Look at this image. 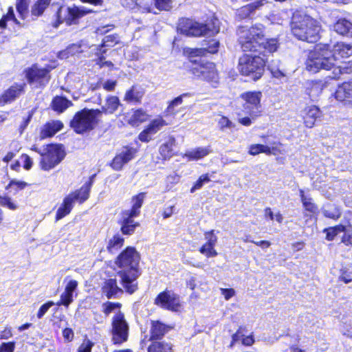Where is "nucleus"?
<instances>
[{
	"label": "nucleus",
	"mask_w": 352,
	"mask_h": 352,
	"mask_svg": "<svg viewBox=\"0 0 352 352\" xmlns=\"http://www.w3.org/2000/svg\"><path fill=\"white\" fill-rule=\"evenodd\" d=\"M320 29L319 23L312 17L298 12L293 14L291 31L298 39L314 43L319 38Z\"/></svg>",
	"instance_id": "f257e3e1"
},
{
	"label": "nucleus",
	"mask_w": 352,
	"mask_h": 352,
	"mask_svg": "<svg viewBox=\"0 0 352 352\" xmlns=\"http://www.w3.org/2000/svg\"><path fill=\"white\" fill-rule=\"evenodd\" d=\"M305 65L306 69L313 73L321 69L333 71L338 65V57L329 45H318L309 53Z\"/></svg>",
	"instance_id": "f03ea898"
},
{
	"label": "nucleus",
	"mask_w": 352,
	"mask_h": 352,
	"mask_svg": "<svg viewBox=\"0 0 352 352\" xmlns=\"http://www.w3.org/2000/svg\"><path fill=\"white\" fill-rule=\"evenodd\" d=\"M146 193L142 192L131 197V207L128 210H123L120 212V217L118 223L120 226V232L123 235L130 236L134 234L140 223L135 221V218L139 217L141 213V208Z\"/></svg>",
	"instance_id": "7ed1b4c3"
},
{
	"label": "nucleus",
	"mask_w": 352,
	"mask_h": 352,
	"mask_svg": "<svg viewBox=\"0 0 352 352\" xmlns=\"http://www.w3.org/2000/svg\"><path fill=\"white\" fill-rule=\"evenodd\" d=\"M99 111L83 108L76 111L69 121V127L78 135H87L98 125Z\"/></svg>",
	"instance_id": "20e7f679"
},
{
	"label": "nucleus",
	"mask_w": 352,
	"mask_h": 352,
	"mask_svg": "<svg viewBox=\"0 0 352 352\" xmlns=\"http://www.w3.org/2000/svg\"><path fill=\"white\" fill-rule=\"evenodd\" d=\"M178 30L187 36H212L219 32V26L217 19L204 24L189 19H182L178 24Z\"/></svg>",
	"instance_id": "39448f33"
},
{
	"label": "nucleus",
	"mask_w": 352,
	"mask_h": 352,
	"mask_svg": "<svg viewBox=\"0 0 352 352\" xmlns=\"http://www.w3.org/2000/svg\"><path fill=\"white\" fill-rule=\"evenodd\" d=\"M237 34L239 43L245 52H255L264 36L263 29L258 25L239 27Z\"/></svg>",
	"instance_id": "423d86ee"
},
{
	"label": "nucleus",
	"mask_w": 352,
	"mask_h": 352,
	"mask_svg": "<svg viewBox=\"0 0 352 352\" xmlns=\"http://www.w3.org/2000/svg\"><path fill=\"white\" fill-rule=\"evenodd\" d=\"M266 61L259 56L244 54L239 60L238 69L242 75L256 80L262 76Z\"/></svg>",
	"instance_id": "0eeeda50"
},
{
	"label": "nucleus",
	"mask_w": 352,
	"mask_h": 352,
	"mask_svg": "<svg viewBox=\"0 0 352 352\" xmlns=\"http://www.w3.org/2000/svg\"><path fill=\"white\" fill-rule=\"evenodd\" d=\"M54 67L47 65L41 67L37 63L26 67L23 73L30 85H34L36 88L43 89L45 87L51 80V72Z\"/></svg>",
	"instance_id": "6e6552de"
},
{
	"label": "nucleus",
	"mask_w": 352,
	"mask_h": 352,
	"mask_svg": "<svg viewBox=\"0 0 352 352\" xmlns=\"http://www.w3.org/2000/svg\"><path fill=\"white\" fill-rule=\"evenodd\" d=\"M129 324L123 312L118 311L111 319L110 329L111 342L113 345L120 346L129 338Z\"/></svg>",
	"instance_id": "1a4fd4ad"
},
{
	"label": "nucleus",
	"mask_w": 352,
	"mask_h": 352,
	"mask_svg": "<svg viewBox=\"0 0 352 352\" xmlns=\"http://www.w3.org/2000/svg\"><path fill=\"white\" fill-rule=\"evenodd\" d=\"M65 151L60 144H48L45 146L39 162L40 168L43 170L48 171L58 164L65 157Z\"/></svg>",
	"instance_id": "9d476101"
},
{
	"label": "nucleus",
	"mask_w": 352,
	"mask_h": 352,
	"mask_svg": "<svg viewBox=\"0 0 352 352\" xmlns=\"http://www.w3.org/2000/svg\"><path fill=\"white\" fill-rule=\"evenodd\" d=\"M140 254L132 246L126 247L117 256L116 265L122 270L139 269Z\"/></svg>",
	"instance_id": "9b49d317"
},
{
	"label": "nucleus",
	"mask_w": 352,
	"mask_h": 352,
	"mask_svg": "<svg viewBox=\"0 0 352 352\" xmlns=\"http://www.w3.org/2000/svg\"><path fill=\"white\" fill-rule=\"evenodd\" d=\"M261 92H247L241 95V98L245 100L243 104V112L249 115L252 119H255L260 116L261 108Z\"/></svg>",
	"instance_id": "f8f14e48"
},
{
	"label": "nucleus",
	"mask_w": 352,
	"mask_h": 352,
	"mask_svg": "<svg viewBox=\"0 0 352 352\" xmlns=\"http://www.w3.org/2000/svg\"><path fill=\"white\" fill-rule=\"evenodd\" d=\"M155 304L160 305L162 308L171 311L177 312L182 309V304L179 296L170 290L161 292L155 298Z\"/></svg>",
	"instance_id": "ddd939ff"
},
{
	"label": "nucleus",
	"mask_w": 352,
	"mask_h": 352,
	"mask_svg": "<svg viewBox=\"0 0 352 352\" xmlns=\"http://www.w3.org/2000/svg\"><path fill=\"white\" fill-rule=\"evenodd\" d=\"M27 85L25 82H14L0 94V107L11 104L25 94Z\"/></svg>",
	"instance_id": "4468645a"
},
{
	"label": "nucleus",
	"mask_w": 352,
	"mask_h": 352,
	"mask_svg": "<svg viewBox=\"0 0 352 352\" xmlns=\"http://www.w3.org/2000/svg\"><path fill=\"white\" fill-rule=\"evenodd\" d=\"M192 74L214 85L218 82L219 76L215 65L213 63H206L196 65L192 68Z\"/></svg>",
	"instance_id": "2eb2a0df"
},
{
	"label": "nucleus",
	"mask_w": 352,
	"mask_h": 352,
	"mask_svg": "<svg viewBox=\"0 0 352 352\" xmlns=\"http://www.w3.org/2000/svg\"><path fill=\"white\" fill-rule=\"evenodd\" d=\"M118 275L120 277V283L126 293L132 294L138 290L137 278L140 275L139 269L122 270L118 272Z\"/></svg>",
	"instance_id": "dca6fc26"
},
{
	"label": "nucleus",
	"mask_w": 352,
	"mask_h": 352,
	"mask_svg": "<svg viewBox=\"0 0 352 352\" xmlns=\"http://www.w3.org/2000/svg\"><path fill=\"white\" fill-rule=\"evenodd\" d=\"M138 151L136 148L129 145L123 146L122 151L117 153L110 162L109 166L114 170H120L125 164L135 157Z\"/></svg>",
	"instance_id": "f3484780"
},
{
	"label": "nucleus",
	"mask_w": 352,
	"mask_h": 352,
	"mask_svg": "<svg viewBox=\"0 0 352 352\" xmlns=\"http://www.w3.org/2000/svg\"><path fill=\"white\" fill-rule=\"evenodd\" d=\"M96 175V174L91 175L80 188L72 191L67 195L68 198H70L73 204L76 201L79 204H82L89 199Z\"/></svg>",
	"instance_id": "a211bd4d"
},
{
	"label": "nucleus",
	"mask_w": 352,
	"mask_h": 352,
	"mask_svg": "<svg viewBox=\"0 0 352 352\" xmlns=\"http://www.w3.org/2000/svg\"><path fill=\"white\" fill-rule=\"evenodd\" d=\"M93 10L84 7L79 8L74 6L72 7H67L65 9V23L67 25H76L78 23L79 19L92 13Z\"/></svg>",
	"instance_id": "6ab92c4d"
},
{
	"label": "nucleus",
	"mask_w": 352,
	"mask_h": 352,
	"mask_svg": "<svg viewBox=\"0 0 352 352\" xmlns=\"http://www.w3.org/2000/svg\"><path fill=\"white\" fill-rule=\"evenodd\" d=\"M101 292L108 299L118 298L123 294V289L118 286L116 278H111L103 282Z\"/></svg>",
	"instance_id": "aec40b11"
},
{
	"label": "nucleus",
	"mask_w": 352,
	"mask_h": 352,
	"mask_svg": "<svg viewBox=\"0 0 352 352\" xmlns=\"http://www.w3.org/2000/svg\"><path fill=\"white\" fill-rule=\"evenodd\" d=\"M219 47V42L215 39H212L209 41L208 46L207 47L201 48H188L184 52L188 54L189 57L193 58L197 56H203L206 54L210 53L214 54L218 52Z\"/></svg>",
	"instance_id": "412c9836"
},
{
	"label": "nucleus",
	"mask_w": 352,
	"mask_h": 352,
	"mask_svg": "<svg viewBox=\"0 0 352 352\" xmlns=\"http://www.w3.org/2000/svg\"><path fill=\"white\" fill-rule=\"evenodd\" d=\"M335 98L345 104H352V80L344 82L340 86L335 92Z\"/></svg>",
	"instance_id": "4be33fe9"
},
{
	"label": "nucleus",
	"mask_w": 352,
	"mask_h": 352,
	"mask_svg": "<svg viewBox=\"0 0 352 352\" xmlns=\"http://www.w3.org/2000/svg\"><path fill=\"white\" fill-rule=\"evenodd\" d=\"M265 3V0H259L243 6L236 10V16L239 19L250 18L256 10H259Z\"/></svg>",
	"instance_id": "5701e85b"
},
{
	"label": "nucleus",
	"mask_w": 352,
	"mask_h": 352,
	"mask_svg": "<svg viewBox=\"0 0 352 352\" xmlns=\"http://www.w3.org/2000/svg\"><path fill=\"white\" fill-rule=\"evenodd\" d=\"M303 120L305 126L308 128H312L318 118L322 116V112L320 109L315 105L306 107L302 112Z\"/></svg>",
	"instance_id": "b1692460"
},
{
	"label": "nucleus",
	"mask_w": 352,
	"mask_h": 352,
	"mask_svg": "<svg viewBox=\"0 0 352 352\" xmlns=\"http://www.w3.org/2000/svg\"><path fill=\"white\" fill-rule=\"evenodd\" d=\"M205 239L207 242L200 248V252L207 257H214L217 255L214 247L217 243V238L214 234V230L205 233Z\"/></svg>",
	"instance_id": "393cba45"
},
{
	"label": "nucleus",
	"mask_w": 352,
	"mask_h": 352,
	"mask_svg": "<svg viewBox=\"0 0 352 352\" xmlns=\"http://www.w3.org/2000/svg\"><path fill=\"white\" fill-rule=\"evenodd\" d=\"M120 105L119 98L116 96H108L105 99V104L101 109H94L99 111L98 117L100 118L102 113L105 115H111L114 113Z\"/></svg>",
	"instance_id": "a878e982"
},
{
	"label": "nucleus",
	"mask_w": 352,
	"mask_h": 352,
	"mask_svg": "<svg viewBox=\"0 0 352 352\" xmlns=\"http://www.w3.org/2000/svg\"><path fill=\"white\" fill-rule=\"evenodd\" d=\"M63 126V123L60 120L46 122L41 129L40 136L42 139L52 138L60 131Z\"/></svg>",
	"instance_id": "bb28decb"
},
{
	"label": "nucleus",
	"mask_w": 352,
	"mask_h": 352,
	"mask_svg": "<svg viewBox=\"0 0 352 352\" xmlns=\"http://www.w3.org/2000/svg\"><path fill=\"white\" fill-rule=\"evenodd\" d=\"M52 0H36L31 6L30 13L33 19H36L43 15L45 11L51 6Z\"/></svg>",
	"instance_id": "cd10ccee"
},
{
	"label": "nucleus",
	"mask_w": 352,
	"mask_h": 352,
	"mask_svg": "<svg viewBox=\"0 0 352 352\" xmlns=\"http://www.w3.org/2000/svg\"><path fill=\"white\" fill-rule=\"evenodd\" d=\"M72 105V102L63 96H54L50 104L52 110L58 113H63L67 108Z\"/></svg>",
	"instance_id": "c85d7f7f"
},
{
	"label": "nucleus",
	"mask_w": 352,
	"mask_h": 352,
	"mask_svg": "<svg viewBox=\"0 0 352 352\" xmlns=\"http://www.w3.org/2000/svg\"><path fill=\"white\" fill-rule=\"evenodd\" d=\"M279 44L276 38H270V39H265L261 41L259 43V47L258 49L255 50V52H258L260 54L265 56L267 54H271L277 50L278 48Z\"/></svg>",
	"instance_id": "c756f323"
},
{
	"label": "nucleus",
	"mask_w": 352,
	"mask_h": 352,
	"mask_svg": "<svg viewBox=\"0 0 352 352\" xmlns=\"http://www.w3.org/2000/svg\"><path fill=\"white\" fill-rule=\"evenodd\" d=\"M8 22H12L19 27H21L22 25L20 21L16 18L14 8L12 6L8 8L6 13L3 14L0 19V29H7Z\"/></svg>",
	"instance_id": "7c9ffc66"
},
{
	"label": "nucleus",
	"mask_w": 352,
	"mask_h": 352,
	"mask_svg": "<svg viewBox=\"0 0 352 352\" xmlns=\"http://www.w3.org/2000/svg\"><path fill=\"white\" fill-rule=\"evenodd\" d=\"M144 93L137 90L135 85L131 86L128 90H126L124 100L128 103L133 104H140L143 98Z\"/></svg>",
	"instance_id": "2f4dec72"
},
{
	"label": "nucleus",
	"mask_w": 352,
	"mask_h": 352,
	"mask_svg": "<svg viewBox=\"0 0 352 352\" xmlns=\"http://www.w3.org/2000/svg\"><path fill=\"white\" fill-rule=\"evenodd\" d=\"M73 208L74 204L72 202L70 198L65 196L62 204L56 210L55 221H58L68 215L72 210Z\"/></svg>",
	"instance_id": "473e14b6"
},
{
	"label": "nucleus",
	"mask_w": 352,
	"mask_h": 352,
	"mask_svg": "<svg viewBox=\"0 0 352 352\" xmlns=\"http://www.w3.org/2000/svg\"><path fill=\"white\" fill-rule=\"evenodd\" d=\"M124 244V238L119 233H116L108 241L107 250L110 254H115L121 249Z\"/></svg>",
	"instance_id": "72a5a7b5"
},
{
	"label": "nucleus",
	"mask_w": 352,
	"mask_h": 352,
	"mask_svg": "<svg viewBox=\"0 0 352 352\" xmlns=\"http://www.w3.org/2000/svg\"><path fill=\"white\" fill-rule=\"evenodd\" d=\"M331 50L338 57V60L341 58H347L352 55V45L338 43Z\"/></svg>",
	"instance_id": "f704fd0d"
},
{
	"label": "nucleus",
	"mask_w": 352,
	"mask_h": 352,
	"mask_svg": "<svg viewBox=\"0 0 352 352\" xmlns=\"http://www.w3.org/2000/svg\"><path fill=\"white\" fill-rule=\"evenodd\" d=\"M334 30L340 35L352 36V23L346 19H340L333 25Z\"/></svg>",
	"instance_id": "c9c22d12"
},
{
	"label": "nucleus",
	"mask_w": 352,
	"mask_h": 352,
	"mask_svg": "<svg viewBox=\"0 0 352 352\" xmlns=\"http://www.w3.org/2000/svg\"><path fill=\"white\" fill-rule=\"evenodd\" d=\"M149 118V115L142 109H137L134 110L130 119L129 124L133 126H138L140 124L146 122Z\"/></svg>",
	"instance_id": "e433bc0d"
},
{
	"label": "nucleus",
	"mask_w": 352,
	"mask_h": 352,
	"mask_svg": "<svg viewBox=\"0 0 352 352\" xmlns=\"http://www.w3.org/2000/svg\"><path fill=\"white\" fill-rule=\"evenodd\" d=\"M211 153L210 147H197L186 152L184 156L188 157L189 160H199L207 156Z\"/></svg>",
	"instance_id": "4c0bfd02"
},
{
	"label": "nucleus",
	"mask_w": 352,
	"mask_h": 352,
	"mask_svg": "<svg viewBox=\"0 0 352 352\" xmlns=\"http://www.w3.org/2000/svg\"><path fill=\"white\" fill-rule=\"evenodd\" d=\"M55 5L57 6V8L53 16L52 26L53 28H57L61 24L65 22L66 6L58 3H56Z\"/></svg>",
	"instance_id": "58836bf2"
},
{
	"label": "nucleus",
	"mask_w": 352,
	"mask_h": 352,
	"mask_svg": "<svg viewBox=\"0 0 352 352\" xmlns=\"http://www.w3.org/2000/svg\"><path fill=\"white\" fill-rule=\"evenodd\" d=\"M151 324L150 335H145L140 342L141 349H145L148 352H154V321H152Z\"/></svg>",
	"instance_id": "ea45409f"
},
{
	"label": "nucleus",
	"mask_w": 352,
	"mask_h": 352,
	"mask_svg": "<svg viewBox=\"0 0 352 352\" xmlns=\"http://www.w3.org/2000/svg\"><path fill=\"white\" fill-rule=\"evenodd\" d=\"M300 197L302 206L306 211L311 214H316L318 212V206L314 203L312 198L305 195L302 190H300Z\"/></svg>",
	"instance_id": "a19ab883"
},
{
	"label": "nucleus",
	"mask_w": 352,
	"mask_h": 352,
	"mask_svg": "<svg viewBox=\"0 0 352 352\" xmlns=\"http://www.w3.org/2000/svg\"><path fill=\"white\" fill-rule=\"evenodd\" d=\"M101 43L106 48H111L116 45H122L120 36L117 33H113L105 36L102 38Z\"/></svg>",
	"instance_id": "79ce46f5"
},
{
	"label": "nucleus",
	"mask_w": 352,
	"mask_h": 352,
	"mask_svg": "<svg viewBox=\"0 0 352 352\" xmlns=\"http://www.w3.org/2000/svg\"><path fill=\"white\" fill-rule=\"evenodd\" d=\"M352 73V61L344 63L342 65H336L332 71V78H339L341 74Z\"/></svg>",
	"instance_id": "37998d69"
},
{
	"label": "nucleus",
	"mask_w": 352,
	"mask_h": 352,
	"mask_svg": "<svg viewBox=\"0 0 352 352\" xmlns=\"http://www.w3.org/2000/svg\"><path fill=\"white\" fill-rule=\"evenodd\" d=\"M30 1V0H16V10L19 19L21 20H25L28 16Z\"/></svg>",
	"instance_id": "c03bdc74"
},
{
	"label": "nucleus",
	"mask_w": 352,
	"mask_h": 352,
	"mask_svg": "<svg viewBox=\"0 0 352 352\" xmlns=\"http://www.w3.org/2000/svg\"><path fill=\"white\" fill-rule=\"evenodd\" d=\"M175 140L173 137L169 136L168 139L160 148V154L164 159L170 157L172 155V146L175 144Z\"/></svg>",
	"instance_id": "a18cd8bd"
},
{
	"label": "nucleus",
	"mask_w": 352,
	"mask_h": 352,
	"mask_svg": "<svg viewBox=\"0 0 352 352\" xmlns=\"http://www.w3.org/2000/svg\"><path fill=\"white\" fill-rule=\"evenodd\" d=\"M28 186H30V184L24 181L11 179L6 186V190H8L9 188H12L10 192H12L14 195H16L19 190L24 189Z\"/></svg>",
	"instance_id": "49530a36"
},
{
	"label": "nucleus",
	"mask_w": 352,
	"mask_h": 352,
	"mask_svg": "<svg viewBox=\"0 0 352 352\" xmlns=\"http://www.w3.org/2000/svg\"><path fill=\"white\" fill-rule=\"evenodd\" d=\"M154 131V120L150 122L146 129H144L138 135V139L142 142H148L151 140V135Z\"/></svg>",
	"instance_id": "de8ad7c7"
},
{
	"label": "nucleus",
	"mask_w": 352,
	"mask_h": 352,
	"mask_svg": "<svg viewBox=\"0 0 352 352\" xmlns=\"http://www.w3.org/2000/svg\"><path fill=\"white\" fill-rule=\"evenodd\" d=\"M173 116L168 113L167 111L166 115L164 116V118L162 116H158L157 118H155V131L157 130L160 129L162 126L165 125L171 124L173 122Z\"/></svg>",
	"instance_id": "09e8293b"
},
{
	"label": "nucleus",
	"mask_w": 352,
	"mask_h": 352,
	"mask_svg": "<svg viewBox=\"0 0 352 352\" xmlns=\"http://www.w3.org/2000/svg\"><path fill=\"white\" fill-rule=\"evenodd\" d=\"M218 126L221 131H232L235 124L226 116H221L218 120Z\"/></svg>",
	"instance_id": "8fccbe9b"
},
{
	"label": "nucleus",
	"mask_w": 352,
	"mask_h": 352,
	"mask_svg": "<svg viewBox=\"0 0 352 352\" xmlns=\"http://www.w3.org/2000/svg\"><path fill=\"white\" fill-rule=\"evenodd\" d=\"M107 52V49L104 45H102V43L97 45L94 51V61L96 64H98L99 63V62L102 61L105 59V55Z\"/></svg>",
	"instance_id": "3c124183"
},
{
	"label": "nucleus",
	"mask_w": 352,
	"mask_h": 352,
	"mask_svg": "<svg viewBox=\"0 0 352 352\" xmlns=\"http://www.w3.org/2000/svg\"><path fill=\"white\" fill-rule=\"evenodd\" d=\"M261 153L269 154L271 153L270 148L263 144H252L250 146L249 150L250 155H256Z\"/></svg>",
	"instance_id": "603ef678"
},
{
	"label": "nucleus",
	"mask_w": 352,
	"mask_h": 352,
	"mask_svg": "<svg viewBox=\"0 0 352 352\" xmlns=\"http://www.w3.org/2000/svg\"><path fill=\"white\" fill-rule=\"evenodd\" d=\"M122 304L119 302L107 301L102 304V312L109 316L113 310L120 309Z\"/></svg>",
	"instance_id": "864d4df0"
},
{
	"label": "nucleus",
	"mask_w": 352,
	"mask_h": 352,
	"mask_svg": "<svg viewBox=\"0 0 352 352\" xmlns=\"http://www.w3.org/2000/svg\"><path fill=\"white\" fill-rule=\"evenodd\" d=\"M323 214L326 217L337 219L341 216V212L337 207L329 206L323 210Z\"/></svg>",
	"instance_id": "5fc2aeb1"
},
{
	"label": "nucleus",
	"mask_w": 352,
	"mask_h": 352,
	"mask_svg": "<svg viewBox=\"0 0 352 352\" xmlns=\"http://www.w3.org/2000/svg\"><path fill=\"white\" fill-rule=\"evenodd\" d=\"M73 302V295L68 292L64 291L60 297V300L56 302L57 306L63 305L66 308Z\"/></svg>",
	"instance_id": "6e6d98bb"
},
{
	"label": "nucleus",
	"mask_w": 352,
	"mask_h": 352,
	"mask_svg": "<svg viewBox=\"0 0 352 352\" xmlns=\"http://www.w3.org/2000/svg\"><path fill=\"white\" fill-rule=\"evenodd\" d=\"M325 231L327 232V239L329 241H332L338 233L344 231V226L340 225L335 227H331L325 229Z\"/></svg>",
	"instance_id": "4d7b16f0"
},
{
	"label": "nucleus",
	"mask_w": 352,
	"mask_h": 352,
	"mask_svg": "<svg viewBox=\"0 0 352 352\" xmlns=\"http://www.w3.org/2000/svg\"><path fill=\"white\" fill-rule=\"evenodd\" d=\"M171 328L170 326L166 325L159 321H155V340L164 336Z\"/></svg>",
	"instance_id": "13d9d810"
},
{
	"label": "nucleus",
	"mask_w": 352,
	"mask_h": 352,
	"mask_svg": "<svg viewBox=\"0 0 352 352\" xmlns=\"http://www.w3.org/2000/svg\"><path fill=\"white\" fill-rule=\"evenodd\" d=\"M210 181V179L208 173L201 175L194 186L191 188L190 192H194L196 190L200 189L204 184L208 183Z\"/></svg>",
	"instance_id": "bf43d9fd"
},
{
	"label": "nucleus",
	"mask_w": 352,
	"mask_h": 352,
	"mask_svg": "<svg viewBox=\"0 0 352 352\" xmlns=\"http://www.w3.org/2000/svg\"><path fill=\"white\" fill-rule=\"evenodd\" d=\"M0 206L11 210H15L18 208L17 205L12 201L11 198L6 195H0Z\"/></svg>",
	"instance_id": "052dcab7"
},
{
	"label": "nucleus",
	"mask_w": 352,
	"mask_h": 352,
	"mask_svg": "<svg viewBox=\"0 0 352 352\" xmlns=\"http://www.w3.org/2000/svg\"><path fill=\"white\" fill-rule=\"evenodd\" d=\"M339 280L347 284L352 281V271L347 267H342L340 270Z\"/></svg>",
	"instance_id": "680f3d73"
},
{
	"label": "nucleus",
	"mask_w": 352,
	"mask_h": 352,
	"mask_svg": "<svg viewBox=\"0 0 352 352\" xmlns=\"http://www.w3.org/2000/svg\"><path fill=\"white\" fill-rule=\"evenodd\" d=\"M54 305V302L52 300H49V301L46 302L45 303H44L43 305H42L37 311V314H36L37 318H38V319L42 318L44 316V315L48 311L49 309L51 307H52Z\"/></svg>",
	"instance_id": "e2e57ef3"
},
{
	"label": "nucleus",
	"mask_w": 352,
	"mask_h": 352,
	"mask_svg": "<svg viewBox=\"0 0 352 352\" xmlns=\"http://www.w3.org/2000/svg\"><path fill=\"white\" fill-rule=\"evenodd\" d=\"M187 96V94H184V95L179 96L175 98L174 100H173L170 102L169 105L168 106L166 111L173 116L174 114V107L181 104L183 101L182 100L183 96Z\"/></svg>",
	"instance_id": "0e129e2a"
},
{
	"label": "nucleus",
	"mask_w": 352,
	"mask_h": 352,
	"mask_svg": "<svg viewBox=\"0 0 352 352\" xmlns=\"http://www.w3.org/2000/svg\"><path fill=\"white\" fill-rule=\"evenodd\" d=\"M34 113V111L33 110H31L28 112V116L23 118V120L19 127L20 133H22L30 124L33 117Z\"/></svg>",
	"instance_id": "69168bd1"
},
{
	"label": "nucleus",
	"mask_w": 352,
	"mask_h": 352,
	"mask_svg": "<svg viewBox=\"0 0 352 352\" xmlns=\"http://www.w3.org/2000/svg\"><path fill=\"white\" fill-rule=\"evenodd\" d=\"M155 8L160 10H169L172 8L171 0H155Z\"/></svg>",
	"instance_id": "338daca9"
},
{
	"label": "nucleus",
	"mask_w": 352,
	"mask_h": 352,
	"mask_svg": "<svg viewBox=\"0 0 352 352\" xmlns=\"http://www.w3.org/2000/svg\"><path fill=\"white\" fill-rule=\"evenodd\" d=\"M15 346L16 344L14 341L3 342L0 344V352H14Z\"/></svg>",
	"instance_id": "774afa93"
}]
</instances>
